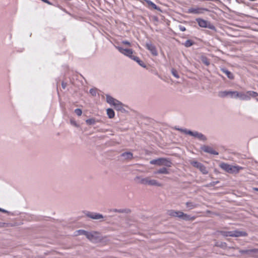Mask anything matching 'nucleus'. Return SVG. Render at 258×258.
Returning a JSON list of instances; mask_svg holds the SVG:
<instances>
[{"label":"nucleus","mask_w":258,"mask_h":258,"mask_svg":"<svg viewBox=\"0 0 258 258\" xmlns=\"http://www.w3.org/2000/svg\"><path fill=\"white\" fill-rule=\"evenodd\" d=\"M168 214L171 217H178L185 221H194L196 219L195 216H191L180 211L171 210L168 211Z\"/></svg>","instance_id":"nucleus-1"},{"label":"nucleus","mask_w":258,"mask_h":258,"mask_svg":"<svg viewBox=\"0 0 258 258\" xmlns=\"http://www.w3.org/2000/svg\"><path fill=\"white\" fill-rule=\"evenodd\" d=\"M219 166L225 171L230 174L238 173L242 169L241 167L230 165L224 162L220 163Z\"/></svg>","instance_id":"nucleus-2"},{"label":"nucleus","mask_w":258,"mask_h":258,"mask_svg":"<svg viewBox=\"0 0 258 258\" xmlns=\"http://www.w3.org/2000/svg\"><path fill=\"white\" fill-rule=\"evenodd\" d=\"M137 179L139 180L138 182L140 184L158 187L162 186V184L161 183L156 179L151 178L150 177H147L145 178H140L138 177H137Z\"/></svg>","instance_id":"nucleus-3"},{"label":"nucleus","mask_w":258,"mask_h":258,"mask_svg":"<svg viewBox=\"0 0 258 258\" xmlns=\"http://www.w3.org/2000/svg\"><path fill=\"white\" fill-rule=\"evenodd\" d=\"M150 163L152 165H156L158 166H166L170 167L171 166L172 163L167 158H159L156 159L152 160Z\"/></svg>","instance_id":"nucleus-4"},{"label":"nucleus","mask_w":258,"mask_h":258,"mask_svg":"<svg viewBox=\"0 0 258 258\" xmlns=\"http://www.w3.org/2000/svg\"><path fill=\"white\" fill-rule=\"evenodd\" d=\"M180 131L182 133L192 136L194 138L198 139L200 141L205 142L207 140V138L203 134L197 131H191L186 129H180Z\"/></svg>","instance_id":"nucleus-5"},{"label":"nucleus","mask_w":258,"mask_h":258,"mask_svg":"<svg viewBox=\"0 0 258 258\" xmlns=\"http://www.w3.org/2000/svg\"><path fill=\"white\" fill-rule=\"evenodd\" d=\"M115 48L119 51L120 53L132 59L135 56V55H133L134 51L131 48L125 47L122 45L115 46Z\"/></svg>","instance_id":"nucleus-6"},{"label":"nucleus","mask_w":258,"mask_h":258,"mask_svg":"<svg viewBox=\"0 0 258 258\" xmlns=\"http://www.w3.org/2000/svg\"><path fill=\"white\" fill-rule=\"evenodd\" d=\"M101 234L97 231H91L87 232L86 237L91 241L96 242L101 240Z\"/></svg>","instance_id":"nucleus-7"},{"label":"nucleus","mask_w":258,"mask_h":258,"mask_svg":"<svg viewBox=\"0 0 258 258\" xmlns=\"http://www.w3.org/2000/svg\"><path fill=\"white\" fill-rule=\"evenodd\" d=\"M191 165H192L194 167L198 168L201 172H202L204 174H207L208 173V170H207L206 167L203 165L202 163L198 162L197 161H191L190 162Z\"/></svg>","instance_id":"nucleus-8"},{"label":"nucleus","mask_w":258,"mask_h":258,"mask_svg":"<svg viewBox=\"0 0 258 258\" xmlns=\"http://www.w3.org/2000/svg\"><path fill=\"white\" fill-rule=\"evenodd\" d=\"M237 95V91H224L219 93V96L220 97H225L229 96L231 98H236V95Z\"/></svg>","instance_id":"nucleus-9"},{"label":"nucleus","mask_w":258,"mask_h":258,"mask_svg":"<svg viewBox=\"0 0 258 258\" xmlns=\"http://www.w3.org/2000/svg\"><path fill=\"white\" fill-rule=\"evenodd\" d=\"M207 9L199 7L191 8L188 10V13L194 14H201L208 11Z\"/></svg>","instance_id":"nucleus-10"},{"label":"nucleus","mask_w":258,"mask_h":258,"mask_svg":"<svg viewBox=\"0 0 258 258\" xmlns=\"http://www.w3.org/2000/svg\"><path fill=\"white\" fill-rule=\"evenodd\" d=\"M86 215L87 217L93 220H101L104 218L102 214L95 212H87Z\"/></svg>","instance_id":"nucleus-11"},{"label":"nucleus","mask_w":258,"mask_h":258,"mask_svg":"<svg viewBox=\"0 0 258 258\" xmlns=\"http://www.w3.org/2000/svg\"><path fill=\"white\" fill-rule=\"evenodd\" d=\"M197 22H198L199 25L203 28H212V26L210 23L204 19L198 18L196 19Z\"/></svg>","instance_id":"nucleus-12"},{"label":"nucleus","mask_w":258,"mask_h":258,"mask_svg":"<svg viewBox=\"0 0 258 258\" xmlns=\"http://www.w3.org/2000/svg\"><path fill=\"white\" fill-rule=\"evenodd\" d=\"M201 149L205 152L208 153L213 155H218V153L215 151L212 147L208 146H203Z\"/></svg>","instance_id":"nucleus-13"},{"label":"nucleus","mask_w":258,"mask_h":258,"mask_svg":"<svg viewBox=\"0 0 258 258\" xmlns=\"http://www.w3.org/2000/svg\"><path fill=\"white\" fill-rule=\"evenodd\" d=\"M239 252L242 254H252V256H254V254H258V248H253V249H247L245 250H239Z\"/></svg>","instance_id":"nucleus-14"},{"label":"nucleus","mask_w":258,"mask_h":258,"mask_svg":"<svg viewBox=\"0 0 258 258\" xmlns=\"http://www.w3.org/2000/svg\"><path fill=\"white\" fill-rule=\"evenodd\" d=\"M146 47L153 55L157 56L158 55L157 50L154 45L151 43H146Z\"/></svg>","instance_id":"nucleus-15"},{"label":"nucleus","mask_w":258,"mask_h":258,"mask_svg":"<svg viewBox=\"0 0 258 258\" xmlns=\"http://www.w3.org/2000/svg\"><path fill=\"white\" fill-rule=\"evenodd\" d=\"M237 95H236V98H239L240 100H248V91L244 93V92H239L237 91Z\"/></svg>","instance_id":"nucleus-16"},{"label":"nucleus","mask_w":258,"mask_h":258,"mask_svg":"<svg viewBox=\"0 0 258 258\" xmlns=\"http://www.w3.org/2000/svg\"><path fill=\"white\" fill-rule=\"evenodd\" d=\"M106 102L112 106H114L115 104L118 101V100L113 98L109 95H106Z\"/></svg>","instance_id":"nucleus-17"},{"label":"nucleus","mask_w":258,"mask_h":258,"mask_svg":"<svg viewBox=\"0 0 258 258\" xmlns=\"http://www.w3.org/2000/svg\"><path fill=\"white\" fill-rule=\"evenodd\" d=\"M233 237H241L247 236V233L243 231L234 230L232 231Z\"/></svg>","instance_id":"nucleus-18"},{"label":"nucleus","mask_w":258,"mask_h":258,"mask_svg":"<svg viewBox=\"0 0 258 258\" xmlns=\"http://www.w3.org/2000/svg\"><path fill=\"white\" fill-rule=\"evenodd\" d=\"M154 173L168 174H169V171L166 168L164 167L157 170L154 172Z\"/></svg>","instance_id":"nucleus-19"},{"label":"nucleus","mask_w":258,"mask_h":258,"mask_svg":"<svg viewBox=\"0 0 258 258\" xmlns=\"http://www.w3.org/2000/svg\"><path fill=\"white\" fill-rule=\"evenodd\" d=\"M186 208L189 210H192L198 207V205L195 204L194 203L191 202H186Z\"/></svg>","instance_id":"nucleus-20"},{"label":"nucleus","mask_w":258,"mask_h":258,"mask_svg":"<svg viewBox=\"0 0 258 258\" xmlns=\"http://www.w3.org/2000/svg\"><path fill=\"white\" fill-rule=\"evenodd\" d=\"M132 59L138 62L141 67L146 68V65L144 62L141 61L138 57L135 56Z\"/></svg>","instance_id":"nucleus-21"},{"label":"nucleus","mask_w":258,"mask_h":258,"mask_svg":"<svg viewBox=\"0 0 258 258\" xmlns=\"http://www.w3.org/2000/svg\"><path fill=\"white\" fill-rule=\"evenodd\" d=\"M107 114L109 118H112L114 117L115 113L114 111L113 110V109L110 108H108L106 110Z\"/></svg>","instance_id":"nucleus-22"},{"label":"nucleus","mask_w":258,"mask_h":258,"mask_svg":"<svg viewBox=\"0 0 258 258\" xmlns=\"http://www.w3.org/2000/svg\"><path fill=\"white\" fill-rule=\"evenodd\" d=\"M122 157L125 159H131L133 158V154L131 152H125L121 154Z\"/></svg>","instance_id":"nucleus-23"},{"label":"nucleus","mask_w":258,"mask_h":258,"mask_svg":"<svg viewBox=\"0 0 258 258\" xmlns=\"http://www.w3.org/2000/svg\"><path fill=\"white\" fill-rule=\"evenodd\" d=\"M123 104L121 102H120V101H118L116 104L114 106V108L115 109L117 110H122L123 109Z\"/></svg>","instance_id":"nucleus-24"},{"label":"nucleus","mask_w":258,"mask_h":258,"mask_svg":"<svg viewBox=\"0 0 258 258\" xmlns=\"http://www.w3.org/2000/svg\"><path fill=\"white\" fill-rule=\"evenodd\" d=\"M88 231L84 230H79L75 232V235L76 236L84 235L86 236Z\"/></svg>","instance_id":"nucleus-25"},{"label":"nucleus","mask_w":258,"mask_h":258,"mask_svg":"<svg viewBox=\"0 0 258 258\" xmlns=\"http://www.w3.org/2000/svg\"><path fill=\"white\" fill-rule=\"evenodd\" d=\"M145 1L146 2V3L147 4V5L149 7H151L152 9H153L154 10H157L158 9V8H157V6L154 3L152 2L151 1H150L149 0H145Z\"/></svg>","instance_id":"nucleus-26"},{"label":"nucleus","mask_w":258,"mask_h":258,"mask_svg":"<svg viewBox=\"0 0 258 258\" xmlns=\"http://www.w3.org/2000/svg\"><path fill=\"white\" fill-rule=\"evenodd\" d=\"M86 122L88 125H94L96 123V120L95 118H91L87 119Z\"/></svg>","instance_id":"nucleus-27"},{"label":"nucleus","mask_w":258,"mask_h":258,"mask_svg":"<svg viewBox=\"0 0 258 258\" xmlns=\"http://www.w3.org/2000/svg\"><path fill=\"white\" fill-rule=\"evenodd\" d=\"M248 100L250 99L251 97H256L258 96V94L253 91H248Z\"/></svg>","instance_id":"nucleus-28"},{"label":"nucleus","mask_w":258,"mask_h":258,"mask_svg":"<svg viewBox=\"0 0 258 258\" xmlns=\"http://www.w3.org/2000/svg\"><path fill=\"white\" fill-rule=\"evenodd\" d=\"M221 233L224 236L233 237L232 231H222V232H221Z\"/></svg>","instance_id":"nucleus-29"},{"label":"nucleus","mask_w":258,"mask_h":258,"mask_svg":"<svg viewBox=\"0 0 258 258\" xmlns=\"http://www.w3.org/2000/svg\"><path fill=\"white\" fill-rule=\"evenodd\" d=\"M119 45H122V46L125 45L126 46H131V43L128 41L124 40V41H121L120 43V44Z\"/></svg>","instance_id":"nucleus-30"},{"label":"nucleus","mask_w":258,"mask_h":258,"mask_svg":"<svg viewBox=\"0 0 258 258\" xmlns=\"http://www.w3.org/2000/svg\"><path fill=\"white\" fill-rule=\"evenodd\" d=\"M224 72L225 73V74L227 75V76L229 79H233V75L230 72H229L227 70H225V71H224Z\"/></svg>","instance_id":"nucleus-31"},{"label":"nucleus","mask_w":258,"mask_h":258,"mask_svg":"<svg viewBox=\"0 0 258 258\" xmlns=\"http://www.w3.org/2000/svg\"><path fill=\"white\" fill-rule=\"evenodd\" d=\"M192 45V42L189 40H186L184 43V46L186 47H189Z\"/></svg>","instance_id":"nucleus-32"},{"label":"nucleus","mask_w":258,"mask_h":258,"mask_svg":"<svg viewBox=\"0 0 258 258\" xmlns=\"http://www.w3.org/2000/svg\"><path fill=\"white\" fill-rule=\"evenodd\" d=\"M171 73H172V74L176 78H179V75H178V73L177 72L174 70V69H172V71H171Z\"/></svg>","instance_id":"nucleus-33"},{"label":"nucleus","mask_w":258,"mask_h":258,"mask_svg":"<svg viewBox=\"0 0 258 258\" xmlns=\"http://www.w3.org/2000/svg\"><path fill=\"white\" fill-rule=\"evenodd\" d=\"M202 62L205 63L206 66H208L209 65V61L208 60V59L206 58V57H203L202 58Z\"/></svg>","instance_id":"nucleus-34"},{"label":"nucleus","mask_w":258,"mask_h":258,"mask_svg":"<svg viewBox=\"0 0 258 258\" xmlns=\"http://www.w3.org/2000/svg\"><path fill=\"white\" fill-rule=\"evenodd\" d=\"M75 112L78 115V116H81L82 113V110L80 109H75Z\"/></svg>","instance_id":"nucleus-35"},{"label":"nucleus","mask_w":258,"mask_h":258,"mask_svg":"<svg viewBox=\"0 0 258 258\" xmlns=\"http://www.w3.org/2000/svg\"><path fill=\"white\" fill-rule=\"evenodd\" d=\"M1 212H3V213H8L9 215H11V216L13 215V213H12L10 211H8L5 210L3 209H1Z\"/></svg>","instance_id":"nucleus-36"},{"label":"nucleus","mask_w":258,"mask_h":258,"mask_svg":"<svg viewBox=\"0 0 258 258\" xmlns=\"http://www.w3.org/2000/svg\"><path fill=\"white\" fill-rule=\"evenodd\" d=\"M71 124H72L73 125H74V126H76V127H79V124H78V123H77L75 121H74V120H71Z\"/></svg>","instance_id":"nucleus-37"},{"label":"nucleus","mask_w":258,"mask_h":258,"mask_svg":"<svg viewBox=\"0 0 258 258\" xmlns=\"http://www.w3.org/2000/svg\"><path fill=\"white\" fill-rule=\"evenodd\" d=\"M90 92L92 95H95L96 94V90L93 89H90Z\"/></svg>","instance_id":"nucleus-38"},{"label":"nucleus","mask_w":258,"mask_h":258,"mask_svg":"<svg viewBox=\"0 0 258 258\" xmlns=\"http://www.w3.org/2000/svg\"><path fill=\"white\" fill-rule=\"evenodd\" d=\"M180 29L181 31H185V28L184 27H180Z\"/></svg>","instance_id":"nucleus-39"},{"label":"nucleus","mask_w":258,"mask_h":258,"mask_svg":"<svg viewBox=\"0 0 258 258\" xmlns=\"http://www.w3.org/2000/svg\"><path fill=\"white\" fill-rule=\"evenodd\" d=\"M253 190H255V191H258V188H256V187H254L253 188Z\"/></svg>","instance_id":"nucleus-40"},{"label":"nucleus","mask_w":258,"mask_h":258,"mask_svg":"<svg viewBox=\"0 0 258 258\" xmlns=\"http://www.w3.org/2000/svg\"><path fill=\"white\" fill-rule=\"evenodd\" d=\"M43 2H45L46 3H49L47 0H42Z\"/></svg>","instance_id":"nucleus-41"}]
</instances>
